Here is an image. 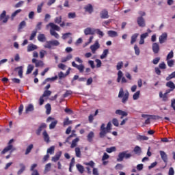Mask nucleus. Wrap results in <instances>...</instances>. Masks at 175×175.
Returning <instances> with one entry per match:
<instances>
[{"label":"nucleus","instance_id":"f257e3e1","mask_svg":"<svg viewBox=\"0 0 175 175\" xmlns=\"http://www.w3.org/2000/svg\"><path fill=\"white\" fill-rule=\"evenodd\" d=\"M111 131V122H109L107 124V126L104 123L102 124L100 128L99 137L100 139H105V137H106V135H107V133H110Z\"/></svg>","mask_w":175,"mask_h":175},{"label":"nucleus","instance_id":"f03ea898","mask_svg":"<svg viewBox=\"0 0 175 175\" xmlns=\"http://www.w3.org/2000/svg\"><path fill=\"white\" fill-rule=\"evenodd\" d=\"M131 157H132V154L128 153V151H123L118 154L117 162H122L124 158H125V159H129Z\"/></svg>","mask_w":175,"mask_h":175},{"label":"nucleus","instance_id":"7ed1b4c3","mask_svg":"<svg viewBox=\"0 0 175 175\" xmlns=\"http://www.w3.org/2000/svg\"><path fill=\"white\" fill-rule=\"evenodd\" d=\"M14 142V139H11L8 142V146L5 147L1 152V154H6L8 151H10V154L13 152V151H16V148L13 147V145H12V143Z\"/></svg>","mask_w":175,"mask_h":175},{"label":"nucleus","instance_id":"20e7f679","mask_svg":"<svg viewBox=\"0 0 175 175\" xmlns=\"http://www.w3.org/2000/svg\"><path fill=\"white\" fill-rule=\"evenodd\" d=\"M53 46H59V42L57 40H53L51 41H47L46 44H44V47L45 49H51Z\"/></svg>","mask_w":175,"mask_h":175},{"label":"nucleus","instance_id":"39448f33","mask_svg":"<svg viewBox=\"0 0 175 175\" xmlns=\"http://www.w3.org/2000/svg\"><path fill=\"white\" fill-rule=\"evenodd\" d=\"M51 122V123L49 124V129H54V128H55L56 125L58 124V120H55V118L51 116H49L46 119V122Z\"/></svg>","mask_w":175,"mask_h":175},{"label":"nucleus","instance_id":"423d86ee","mask_svg":"<svg viewBox=\"0 0 175 175\" xmlns=\"http://www.w3.org/2000/svg\"><path fill=\"white\" fill-rule=\"evenodd\" d=\"M116 81L117 83H122V84H124V83H127L126 79H125V77H124V73H122V71H118Z\"/></svg>","mask_w":175,"mask_h":175},{"label":"nucleus","instance_id":"0eeeda50","mask_svg":"<svg viewBox=\"0 0 175 175\" xmlns=\"http://www.w3.org/2000/svg\"><path fill=\"white\" fill-rule=\"evenodd\" d=\"M100 44H99V41L96 40L93 45L90 46V50H92V53L93 54H95V53H96V50L100 49Z\"/></svg>","mask_w":175,"mask_h":175},{"label":"nucleus","instance_id":"6e6552de","mask_svg":"<svg viewBox=\"0 0 175 175\" xmlns=\"http://www.w3.org/2000/svg\"><path fill=\"white\" fill-rule=\"evenodd\" d=\"M8 20H9V16H6V11L3 10L0 14V21H3V23L6 24V23H8Z\"/></svg>","mask_w":175,"mask_h":175},{"label":"nucleus","instance_id":"1a4fd4ad","mask_svg":"<svg viewBox=\"0 0 175 175\" xmlns=\"http://www.w3.org/2000/svg\"><path fill=\"white\" fill-rule=\"evenodd\" d=\"M137 23L139 27H141L142 28H144V27H146V20H144V18L142 16H139L137 18Z\"/></svg>","mask_w":175,"mask_h":175},{"label":"nucleus","instance_id":"9d476101","mask_svg":"<svg viewBox=\"0 0 175 175\" xmlns=\"http://www.w3.org/2000/svg\"><path fill=\"white\" fill-rule=\"evenodd\" d=\"M46 128H47V124H46V123L41 124V125L38 127V129H37L36 131V135L40 136V133H42L43 129Z\"/></svg>","mask_w":175,"mask_h":175},{"label":"nucleus","instance_id":"9b49d317","mask_svg":"<svg viewBox=\"0 0 175 175\" xmlns=\"http://www.w3.org/2000/svg\"><path fill=\"white\" fill-rule=\"evenodd\" d=\"M159 43L161 44L165 43L167 40V33H163L159 38Z\"/></svg>","mask_w":175,"mask_h":175},{"label":"nucleus","instance_id":"f8f14e48","mask_svg":"<svg viewBox=\"0 0 175 175\" xmlns=\"http://www.w3.org/2000/svg\"><path fill=\"white\" fill-rule=\"evenodd\" d=\"M46 27H51V29H50V31H61V27L53 23H50L46 25Z\"/></svg>","mask_w":175,"mask_h":175},{"label":"nucleus","instance_id":"ddd939ff","mask_svg":"<svg viewBox=\"0 0 175 175\" xmlns=\"http://www.w3.org/2000/svg\"><path fill=\"white\" fill-rule=\"evenodd\" d=\"M100 18H103V19L109 18V12L107 11V10H103L100 12Z\"/></svg>","mask_w":175,"mask_h":175},{"label":"nucleus","instance_id":"4468645a","mask_svg":"<svg viewBox=\"0 0 175 175\" xmlns=\"http://www.w3.org/2000/svg\"><path fill=\"white\" fill-rule=\"evenodd\" d=\"M159 154H160V157H161L162 161H163V162L165 163H167V154H166V152H165V151H163V150H160Z\"/></svg>","mask_w":175,"mask_h":175},{"label":"nucleus","instance_id":"2eb2a0df","mask_svg":"<svg viewBox=\"0 0 175 175\" xmlns=\"http://www.w3.org/2000/svg\"><path fill=\"white\" fill-rule=\"evenodd\" d=\"M85 35H95V29L91 27H88L84 29Z\"/></svg>","mask_w":175,"mask_h":175},{"label":"nucleus","instance_id":"dca6fc26","mask_svg":"<svg viewBox=\"0 0 175 175\" xmlns=\"http://www.w3.org/2000/svg\"><path fill=\"white\" fill-rule=\"evenodd\" d=\"M31 62L33 64H36V68H39V66H44V63H43V61L42 60L38 61L36 59H32Z\"/></svg>","mask_w":175,"mask_h":175},{"label":"nucleus","instance_id":"f3484780","mask_svg":"<svg viewBox=\"0 0 175 175\" xmlns=\"http://www.w3.org/2000/svg\"><path fill=\"white\" fill-rule=\"evenodd\" d=\"M23 66H18V67H16L15 68L14 70L15 71H18V75L19 76L20 79H23Z\"/></svg>","mask_w":175,"mask_h":175},{"label":"nucleus","instance_id":"a211bd4d","mask_svg":"<svg viewBox=\"0 0 175 175\" xmlns=\"http://www.w3.org/2000/svg\"><path fill=\"white\" fill-rule=\"evenodd\" d=\"M152 50H153V53H154V54H158V53H159V44H158V43L154 42L152 44Z\"/></svg>","mask_w":175,"mask_h":175},{"label":"nucleus","instance_id":"6ab92c4d","mask_svg":"<svg viewBox=\"0 0 175 175\" xmlns=\"http://www.w3.org/2000/svg\"><path fill=\"white\" fill-rule=\"evenodd\" d=\"M42 136L46 143H50V136H49V134L46 130L43 131Z\"/></svg>","mask_w":175,"mask_h":175},{"label":"nucleus","instance_id":"aec40b11","mask_svg":"<svg viewBox=\"0 0 175 175\" xmlns=\"http://www.w3.org/2000/svg\"><path fill=\"white\" fill-rule=\"evenodd\" d=\"M62 154V152H57L54 157H52L51 161L53 162H57V161H59Z\"/></svg>","mask_w":175,"mask_h":175},{"label":"nucleus","instance_id":"412c9836","mask_svg":"<svg viewBox=\"0 0 175 175\" xmlns=\"http://www.w3.org/2000/svg\"><path fill=\"white\" fill-rule=\"evenodd\" d=\"M84 9L85 12H88V13H92L94 12V7L91 4H88L84 7Z\"/></svg>","mask_w":175,"mask_h":175},{"label":"nucleus","instance_id":"4be33fe9","mask_svg":"<svg viewBox=\"0 0 175 175\" xmlns=\"http://www.w3.org/2000/svg\"><path fill=\"white\" fill-rule=\"evenodd\" d=\"M19 166L21 169L17 172L18 175L23 174V173H24V172L25 171V165H24V163H21L19 164Z\"/></svg>","mask_w":175,"mask_h":175},{"label":"nucleus","instance_id":"5701e85b","mask_svg":"<svg viewBox=\"0 0 175 175\" xmlns=\"http://www.w3.org/2000/svg\"><path fill=\"white\" fill-rule=\"evenodd\" d=\"M34 50H38V46L33 44H29L27 46V51H33Z\"/></svg>","mask_w":175,"mask_h":175},{"label":"nucleus","instance_id":"b1692460","mask_svg":"<svg viewBox=\"0 0 175 175\" xmlns=\"http://www.w3.org/2000/svg\"><path fill=\"white\" fill-rule=\"evenodd\" d=\"M115 113L116 114H118V116H122V117H126L128 116V112H125L120 109L116 110Z\"/></svg>","mask_w":175,"mask_h":175},{"label":"nucleus","instance_id":"393cba45","mask_svg":"<svg viewBox=\"0 0 175 175\" xmlns=\"http://www.w3.org/2000/svg\"><path fill=\"white\" fill-rule=\"evenodd\" d=\"M166 87H168V88H170V90H172V91H174L175 90L174 83H173V81H170L166 83Z\"/></svg>","mask_w":175,"mask_h":175},{"label":"nucleus","instance_id":"a878e982","mask_svg":"<svg viewBox=\"0 0 175 175\" xmlns=\"http://www.w3.org/2000/svg\"><path fill=\"white\" fill-rule=\"evenodd\" d=\"M129 98V92L126 90L124 95L123 96V98L122 99V103H126V102H128Z\"/></svg>","mask_w":175,"mask_h":175},{"label":"nucleus","instance_id":"bb28decb","mask_svg":"<svg viewBox=\"0 0 175 175\" xmlns=\"http://www.w3.org/2000/svg\"><path fill=\"white\" fill-rule=\"evenodd\" d=\"M80 142V139L79 137L75 138L74 140H72L71 144V148H75V147L77 146V143Z\"/></svg>","mask_w":175,"mask_h":175},{"label":"nucleus","instance_id":"cd10ccee","mask_svg":"<svg viewBox=\"0 0 175 175\" xmlns=\"http://www.w3.org/2000/svg\"><path fill=\"white\" fill-rule=\"evenodd\" d=\"M133 151H134L135 154H136L137 155H140V154H142V148H140V146H136L134 148Z\"/></svg>","mask_w":175,"mask_h":175},{"label":"nucleus","instance_id":"c85d7f7f","mask_svg":"<svg viewBox=\"0 0 175 175\" xmlns=\"http://www.w3.org/2000/svg\"><path fill=\"white\" fill-rule=\"evenodd\" d=\"M51 170V163H49L48 164L45 165V167L44 170V173L46 174V173H49Z\"/></svg>","mask_w":175,"mask_h":175},{"label":"nucleus","instance_id":"c756f323","mask_svg":"<svg viewBox=\"0 0 175 175\" xmlns=\"http://www.w3.org/2000/svg\"><path fill=\"white\" fill-rule=\"evenodd\" d=\"M33 110H34L33 105L29 104V105L27 107V108H26V109H25V113H26V114H28V113H29V111H33Z\"/></svg>","mask_w":175,"mask_h":175},{"label":"nucleus","instance_id":"7c9ffc66","mask_svg":"<svg viewBox=\"0 0 175 175\" xmlns=\"http://www.w3.org/2000/svg\"><path fill=\"white\" fill-rule=\"evenodd\" d=\"M107 33L110 38H116V36H118L117 32L113 30L108 31Z\"/></svg>","mask_w":175,"mask_h":175},{"label":"nucleus","instance_id":"2f4dec72","mask_svg":"<svg viewBox=\"0 0 175 175\" xmlns=\"http://www.w3.org/2000/svg\"><path fill=\"white\" fill-rule=\"evenodd\" d=\"M33 148V144H30L29 146H27L26 148V151L25 152V155H28L32 151V149Z\"/></svg>","mask_w":175,"mask_h":175},{"label":"nucleus","instance_id":"473e14b6","mask_svg":"<svg viewBox=\"0 0 175 175\" xmlns=\"http://www.w3.org/2000/svg\"><path fill=\"white\" fill-rule=\"evenodd\" d=\"M46 109V114H50L51 113V105L50 103H48L45 105Z\"/></svg>","mask_w":175,"mask_h":175},{"label":"nucleus","instance_id":"72a5a7b5","mask_svg":"<svg viewBox=\"0 0 175 175\" xmlns=\"http://www.w3.org/2000/svg\"><path fill=\"white\" fill-rule=\"evenodd\" d=\"M50 34L51 36H54L55 39H59V34H58V33H57L55 31L50 30Z\"/></svg>","mask_w":175,"mask_h":175},{"label":"nucleus","instance_id":"f704fd0d","mask_svg":"<svg viewBox=\"0 0 175 175\" xmlns=\"http://www.w3.org/2000/svg\"><path fill=\"white\" fill-rule=\"evenodd\" d=\"M77 170L82 174V173H84V166L80 165V164H77L76 165Z\"/></svg>","mask_w":175,"mask_h":175},{"label":"nucleus","instance_id":"c9c22d12","mask_svg":"<svg viewBox=\"0 0 175 175\" xmlns=\"http://www.w3.org/2000/svg\"><path fill=\"white\" fill-rule=\"evenodd\" d=\"M38 40H39V42H46V36H44V34L38 35Z\"/></svg>","mask_w":175,"mask_h":175},{"label":"nucleus","instance_id":"e433bc0d","mask_svg":"<svg viewBox=\"0 0 175 175\" xmlns=\"http://www.w3.org/2000/svg\"><path fill=\"white\" fill-rule=\"evenodd\" d=\"M75 155L77 158H81V151L80 148H75Z\"/></svg>","mask_w":175,"mask_h":175},{"label":"nucleus","instance_id":"4c0bfd02","mask_svg":"<svg viewBox=\"0 0 175 175\" xmlns=\"http://www.w3.org/2000/svg\"><path fill=\"white\" fill-rule=\"evenodd\" d=\"M33 66L29 64L27 67L26 75H31V73H32V70H33Z\"/></svg>","mask_w":175,"mask_h":175},{"label":"nucleus","instance_id":"58836bf2","mask_svg":"<svg viewBox=\"0 0 175 175\" xmlns=\"http://www.w3.org/2000/svg\"><path fill=\"white\" fill-rule=\"evenodd\" d=\"M107 54H109V49L104 50L103 54L100 55V59H105L107 57Z\"/></svg>","mask_w":175,"mask_h":175},{"label":"nucleus","instance_id":"ea45409f","mask_svg":"<svg viewBox=\"0 0 175 175\" xmlns=\"http://www.w3.org/2000/svg\"><path fill=\"white\" fill-rule=\"evenodd\" d=\"M137 36H139V33H135L131 36V44H133L136 42V40L137 39Z\"/></svg>","mask_w":175,"mask_h":175},{"label":"nucleus","instance_id":"a19ab883","mask_svg":"<svg viewBox=\"0 0 175 175\" xmlns=\"http://www.w3.org/2000/svg\"><path fill=\"white\" fill-rule=\"evenodd\" d=\"M94 132L92 131L90 132L89 134L88 135V142L91 143V142H92V138L94 137Z\"/></svg>","mask_w":175,"mask_h":175},{"label":"nucleus","instance_id":"79ce46f5","mask_svg":"<svg viewBox=\"0 0 175 175\" xmlns=\"http://www.w3.org/2000/svg\"><path fill=\"white\" fill-rule=\"evenodd\" d=\"M139 98H140V91L136 92L133 96V99L134 100H137Z\"/></svg>","mask_w":175,"mask_h":175},{"label":"nucleus","instance_id":"37998d69","mask_svg":"<svg viewBox=\"0 0 175 175\" xmlns=\"http://www.w3.org/2000/svg\"><path fill=\"white\" fill-rule=\"evenodd\" d=\"M42 24H43L42 22H38L36 26V29H34V31H36L37 32L38 31H40V29H42Z\"/></svg>","mask_w":175,"mask_h":175},{"label":"nucleus","instance_id":"c03bdc74","mask_svg":"<svg viewBox=\"0 0 175 175\" xmlns=\"http://www.w3.org/2000/svg\"><path fill=\"white\" fill-rule=\"evenodd\" d=\"M116 148L114 146H112L111 148H107L106 149V151L108 152V154H111V152H114L116 151Z\"/></svg>","mask_w":175,"mask_h":175},{"label":"nucleus","instance_id":"a18cd8bd","mask_svg":"<svg viewBox=\"0 0 175 175\" xmlns=\"http://www.w3.org/2000/svg\"><path fill=\"white\" fill-rule=\"evenodd\" d=\"M44 5V2H42L40 5L37 7V13H42V8H43V5Z\"/></svg>","mask_w":175,"mask_h":175},{"label":"nucleus","instance_id":"49530a36","mask_svg":"<svg viewBox=\"0 0 175 175\" xmlns=\"http://www.w3.org/2000/svg\"><path fill=\"white\" fill-rule=\"evenodd\" d=\"M36 33H38V31L36 30H33L31 32V34L29 38V40H33V39H35V36H36Z\"/></svg>","mask_w":175,"mask_h":175},{"label":"nucleus","instance_id":"de8ad7c7","mask_svg":"<svg viewBox=\"0 0 175 175\" xmlns=\"http://www.w3.org/2000/svg\"><path fill=\"white\" fill-rule=\"evenodd\" d=\"M50 95H51V91L45 90L43 94L42 95V96H43L44 98H46V96H50Z\"/></svg>","mask_w":175,"mask_h":175},{"label":"nucleus","instance_id":"09e8293b","mask_svg":"<svg viewBox=\"0 0 175 175\" xmlns=\"http://www.w3.org/2000/svg\"><path fill=\"white\" fill-rule=\"evenodd\" d=\"M84 65L83 64H80L77 66V69L79 70L80 73H83V72H84Z\"/></svg>","mask_w":175,"mask_h":175},{"label":"nucleus","instance_id":"8fccbe9b","mask_svg":"<svg viewBox=\"0 0 175 175\" xmlns=\"http://www.w3.org/2000/svg\"><path fill=\"white\" fill-rule=\"evenodd\" d=\"M55 24H61L62 23V16H58L55 18Z\"/></svg>","mask_w":175,"mask_h":175},{"label":"nucleus","instance_id":"3c124183","mask_svg":"<svg viewBox=\"0 0 175 175\" xmlns=\"http://www.w3.org/2000/svg\"><path fill=\"white\" fill-rule=\"evenodd\" d=\"M94 33H97V35H99L101 38L103 37L104 35L103 31H100L99 29H94Z\"/></svg>","mask_w":175,"mask_h":175},{"label":"nucleus","instance_id":"603ef678","mask_svg":"<svg viewBox=\"0 0 175 175\" xmlns=\"http://www.w3.org/2000/svg\"><path fill=\"white\" fill-rule=\"evenodd\" d=\"M54 150H55V148L54 146H51L49 148L47 149V154H54Z\"/></svg>","mask_w":175,"mask_h":175},{"label":"nucleus","instance_id":"864d4df0","mask_svg":"<svg viewBox=\"0 0 175 175\" xmlns=\"http://www.w3.org/2000/svg\"><path fill=\"white\" fill-rule=\"evenodd\" d=\"M175 77V71L170 74L168 77H166L167 81L172 80V79H174Z\"/></svg>","mask_w":175,"mask_h":175},{"label":"nucleus","instance_id":"5fc2aeb1","mask_svg":"<svg viewBox=\"0 0 175 175\" xmlns=\"http://www.w3.org/2000/svg\"><path fill=\"white\" fill-rule=\"evenodd\" d=\"M70 124H72V121L69 120V118H66L64 122V126L70 125Z\"/></svg>","mask_w":175,"mask_h":175},{"label":"nucleus","instance_id":"6e6d98bb","mask_svg":"<svg viewBox=\"0 0 175 175\" xmlns=\"http://www.w3.org/2000/svg\"><path fill=\"white\" fill-rule=\"evenodd\" d=\"M27 23L25 22V21L21 22V23L18 25V29H23V28H24V27H25Z\"/></svg>","mask_w":175,"mask_h":175},{"label":"nucleus","instance_id":"4d7b16f0","mask_svg":"<svg viewBox=\"0 0 175 175\" xmlns=\"http://www.w3.org/2000/svg\"><path fill=\"white\" fill-rule=\"evenodd\" d=\"M134 49H135V53L136 55H140V49L137 46V45L134 46Z\"/></svg>","mask_w":175,"mask_h":175},{"label":"nucleus","instance_id":"13d9d810","mask_svg":"<svg viewBox=\"0 0 175 175\" xmlns=\"http://www.w3.org/2000/svg\"><path fill=\"white\" fill-rule=\"evenodd\" d=\"M18 13H21V10H20V9L17 10L14 12L12 13V16H11L12 20H13V18H14V17H16L18 15Z\"/></svg>","mask_w":175,"mask_h":175},{"label":"nucleus","instance_id":"bf43d9fd","mask_svg":"<svg viewBox=\"0 0 175 175\" xmlns=\"http://www.w3.org/2000/svg\"><path fill=\"white\" fill-rule=\"evenodd\" d=\"M167 65L170 68H173L174 66V60H167Z\"/></svg>","mask_w":175,"mask_h":175},{"label":"nucleus","instance_id":"052dcab7","mask_svg":"<svg viewBox=\"0 0 175 175\" xmlns=\"http://www.w3.org/2000/svg\"><path fill=\"white\" fill-rule=\"evenodd\" d=\"M123 66H124V63L122 62H118L116 66L117 70H120V69H122Z\"/></svg>","mask_w":175,"mask_h":175},{"label":"nucleus","instance_id":"680f3d73","mask_svg":"<svg viewBox=\"0 0 175 175\" xmlns=\"http://www.w3.org/2000/svg\"><path fill=\"white\" fill-rule=\"evenodd\" d=\"M73 92L71 90H66V93L63 95L64 98H68L69 95H72Z\"/></svg>","mask_w":175,"mask_h":175},{"label":"nucleus","instance_id":"e2e57ef3","mask_svg":"<svg viewBox=\"0 0 175 175\" xmlns=\"http://www.w3.org/2000/svg\"><path fill=\"white\" fill-rule=\"evenodd\" d=\"M173 51H171L168 55H167L166 59L167 61H169V59H172V58H173Z\"/></svg>","mask_w":175,"mask_h":175},{"label":"nucleus","instance_id":"0e129e2a","mask_svg":"<svg viewBox=\"0 0 175 175\" xmlns=\"http://www.w3.org/2000/svg\"><path fill=\"white\" fill-rule=\"evenodd\" d=\"M112 124L115 126H119L120 123L118 122V120H117V118H113L112 120Z\"/></svg>","mask_w":175,"mask_h":175},{"label":"nucleus","instance_id":"69168bd1","mask_svg":"<svg viewBox=\"0 0 175 175\" xmlns=\"http://www.w3.org/2000/svg\"><path fill=\"white\" fill-rule=\"evenodd\" d=\"M68 18H76V13L75 12H70L68 15Z\"/></svg>","mask_w":175,"mask_h":175},{"label":"nucleus","instance_id":"338daca9","mask_svg":"<svg viewBox=\"0 0 175 175\" xmlns=\"http://www.w3.org/2000/svg\"><path fill=\"white\" fill-rule=\"evenodd\" d=\"M124 96V89L121 88L119 91L118 98H123Z\"/></svg>","mask_w":175,"mask_h":175},{"label":"nucleus","instance_id":"774afa93","mask_svg":"<svg viewBox=\"0 0 175 175\" xmlns=\"http://www.w3.org/2000/svg\"><path fill=\"white\" fill-rule=\"evenodd\" d=\"M159 69H166V64H165V62H162L159 64Z\"/></svg>","mask_w":175,"mask_h":175}]
</instances>
